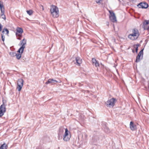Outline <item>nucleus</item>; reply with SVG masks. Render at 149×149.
<instances>
[{
    "label": "nucleus",
    "instance_id": "obj_1",
    "mask_svg": "<svg viewBox=\"0 0 149 149\" xmlns=\"http://www.w3.org/2000/svg\"><path fill=\"white\" fill-rule=\"evenodd\" d=\"M50 12L51 15L54 18H56L59 16L58 8L54 5H52L51 8Z\"/></svg>",
    "mask_w": 149,
    "mask_h": 149
},
{
    "label": "nucleus",
    "instance_id": "obj_2",
    "mask_svg": "<svg viewBox=\"0 0 149 149\" xmlns=\"http://www.w3.org/2000/svg\"><path fill=\"white\" fill-rule=\"evenodd\" d=\"M26 40L25 38H24L19 43V45H21V47L17 51L18 53H20L21 51V53H23L24 49L25 48V45L26 44Z\"/></svg>",
    "mask_w": 149,
    "mask_h": 149
},
{
    "label": "nucleus",
    "instance_id": "obj_3",
    "mask_svg": "<svg viewBox=\"0 0 149 149\" xmlns=\"http://www.w3.org/2000/svg\"><path fill=\"white\" fill-rule=\"evenodd\" d=\"M116 101V100L114 98H113L107 101L105 104L108 107H113Z\"/></svg>",
    "mask_w": 149,
    "mask_h": 149
},
{
    "label": "nucleus",
    "instance_id": "obj_4",
    "mask_svg": "<svg viewBox=\"0 0 149 149\" xmlns=\"http://www.w3.org/2000/svg\"><path fill=\"white\" fill-rule=\"evenodd\" d=\"M109 12L111 15L109 16L110 20L113 22H116V19L114 12L113 11L110 10H109Z\"/></svg>",
    "mask_w": 149,
    "mask_h": 149
},
{
    "label": "nucleus",
    "instance_id": "obj_5",
    "mask_svg": "<svg viewBox=\"0 0 149 149\" xmlns=\"http://www.w3.org/2000/svg\"><path fill=\"white\" fill-rule=\"evenodd\" d=\"M24 81L23 79H20L17 81V89L19 91H20L23 86Z\"/></svg>",
    "mask_w": 149,
    "mask_h": 149
},
{
    "label": "nucleus",
    "instance_id": "obj_6",
    "mask_svg": "<svg viewBox=\"0 0 149 149\" xmlns=\"http://www.w3.org/2000/svg\"><path fill=\"white\" fill-rule=\"evenodd\" d=\"M6 111L5 105L3 102V104L0 107V117L2 116Z\"/></svg>",
    "mask_w": 149,
    "mask_h": 149
},
{
    "label": "nucleus",
    "instance_id": "obj_7",
    "mask_svg": "<svg viewBox=\"0 0 149 149\" xmlns=\"http://www.w3.org/2000/svg\"><path fill=\"white\" fill-rule=\"evenodd\" d=\"M65 132L63 136V139L65 141H68L69 140L70 138V135H69L68 133V131L67 128L65 129Z\"/></svg>",
    "mask_w": 149,
    "mask_h": 149
},
{
    "label": "nucleus",
    "instance_id": "obj_8",
    "mask_svg": "<svg viewBox=\"0 0 149 149\" xmlns=\"http://www.w3.org/2000/svg\"><path fill=\"white\" fill-rule=\"evenodd\" d=\"M148 6V4L146 2H141L137 5L139 8L145 9L147 8Z\"/></svg>",
    "mask_w": 149,
    "mask_h": 149
},
{
    "label": "nucleus",
    "instance_id": "obj_9",
    "mask_svg": "<svg viewBox=\"0 0 149 149\" xmlns=\"http://www.w3.org/2000/svg\"><path fill=\"white\" fill-rule=\"evenodd\" d=\"M149 24V20H145L143 23L142 25V28L144 29V30H149V26L148 27L147 26Z\"/></svg>",
    "mask_w": 149,
    "mask_h": 149
},
{
    "label": "nucleus",
    "instance_id": "obj_10",
    "mask_svg": "<svg viewBox=\"0 0 149 149\" xmlns=\"http://www.w3.org/2000/svg\"><path fill=\"white\" fill-rule=\"evenodd\" d=\"M143 49L141 50L139 52V54H138L137 56L136 57V62H138L140 60V57H141V55L142 54V58L143 57Z\"/></svg>",
    "mask_w": 149,
    "mask_h": 149
},
{
    "label": "nucleus",
    "instance_id": "obj_11",
    "mask_svg": "<svg viewBox=\"0 0 149 149\" xmlns=\"http://www.w3.org/2000/svg\"><path fill=\"white\" fill-rule=\"evenodd\" d=\"M132 33L134 34L135 36L138 38L140 35V33L138 30L136 28H134L132 29Z\"/></svg>",
    "mask_w": 149,
    "mask_h": 149
},
{
    "label": "nucleus",
    "instance_id": "obj_12",
    "mask_svg": "<svg viewBox=\"0 0 149 149\" xmlns=\"http://www.w3.org/2000/svg\"><path fill=\"white\" fill-rule=\"evenodd\" d=\"M59 82L60 83L61 82V81H56V80H54L53 79H49L46 82L45 84H48L50 83H52V84H56L55 82Z\"/></svg>",
    "mask_w": 149,
    "mask_h": 149
},
{
    "label": "nucleus",
    "instance_id": "obj_13",
    "mask_svg": "<svg viewBox=\"0 0 149 149\" xmlns=\"http://www.w3.org/2000/svg\"><path fill=\"white\" fill-rule=\"evenodd\" d=\"M128 38L131 40H136L138 38L136 36H135L132 33L128 35Z\"/></svg>",
    "mask_w": 149,
    "mask_h": 149
},
{
    "label": "nucleus",
    "instance_id": "obj_14",
    "mask_svg": "<svg viewBox=\"0 0 149 149\" xmlns=\"http://www.w3.org/2000/svg\"><path fill=\"white\" fill-rule=\"evenodd\" d=\"M130 128L132 131L135 130L136 128V125L134 124L133 122L132 121L130 122Z\"/></svg>",
    "mask_w": 149,
    "mask_h": 149
},
{
    "label": "nucleus",
    "instance_id": "obj_15",
    "mask_svg": "<svg viewBox=\"0 0 149 149\" xmlns=\"http://www.w3.org/2000/svg\"><path fill=\"white\" fill-rule=\"evenodd\" d=\"M75 61L79 66L82 63V60L79 57H77L75 58Z\"/></svg>",
    "mask_w": 149,
    "mask_h": 149
},
{
    "label": "nucleus",
    "instance_id": "obj_16",
    "mask_svg": "<svg viewBox=\"0 0 149 149\" xmlns=\"http://www.w3.org/2000/svg\"><path fill=\"white\" fill-rule=\"evenodd\" d=\"M103 127L104 128V131L106 132L107 133H109V128L106 126L105 123H104Z\"/></svg>",
    "mask_w": 149,
    "mask_h": 149
},
{
    "label": "nucleus",
    "instance_id": "obj_17",
    "mask_svg": "<svg viewBox=\"0 0 149 149\" xmlns=\"http://www.w3.org/2000/svg\"><path fill=\"white\" fill-rule=\"evenodd\" d=\"M8 146L5 143L2 145L0 147V149H7Z\"/></svg>",
    "mask_w": 149,
    "mask_h": 149
},
{
    "label": "nucleus",
    "instance_id": "obj_18",
    "mask_svg": "<svg viewBox=\"0 0 149 149\" xmlns=\"http://www.w3.org/2000/svg\"><path fill=\"white\" fill-rule=\"evenodd\" d=\"M23 31L22 29L21 28L18 27L17 29L16 32L22 33Z\"/></svg>",
    "mask_w": 149,
    "mask_h": 149
},
{
    "label": "nucleus",
    "instance_id": "obj_19",
    "mask_svg": "<svg viewBox=\"0 0 149 149\" xmlns=\"http://www.w3.org/2000/svg\"><path fill=\"white\" fill-rule=\"evenodd\" d=\"M6 32V33L7 35H8L9 33V31L6 28H5L2 30V34H3V35L4 33L5 32Z\"/></svg>",
    "mask_w": 149,
    "mask_h": 149
},
{
    "label": "nucleus",
    "instance_id": "obj_20",
    "mask_svg": "<svg viewBox=\"0 0 149 149\" xmlns=\"http://www.w3.org/2000/svg\"><path fill=\"white\" fill-rule=\"evenodd\" d=\"M139 46V44H137L136 45H134L133 46V47L135 49L136 52V53H137L138 51V48Z\"/></svg>",
    "mask_w": 149,
    "mask_h": 149
},
{
    "label": "nucleus",
    "instance_id": "obj_21",
    "mask_svg": "<svg viewBox=\"0 0 149 149\" xmlns=\"http://www.w3.org/2000/svg\"><path fill=\"white\" fill-rule=\"evenodd\" d=\"M22 54L21 53V52H20V53H16V55H15V56L18 59H19L21 57V55Z\"/></svg>",
    "mask_w": 149,
    "mask_h": 149
},
{
    "label": "nucleus",
    "instance_id": "obj_22",
    "mask_svg": "<svg viewBox=\"0 0 149 149\" xmlns=\"http://www.w3.org/2000/svg\"><path fill=\"white\" fill-rule=\"evenodd\" d=\"M5 12V9H4V11L3 12H1V16L2 17V18L4 19L5 20L6 19V16L4 14V13Z\"/></svg>",
    "mask_w": 149,
    "mask_h": 149
},
{
    "label": "nucleus",
    "instance_id": "obj_23",
    "mask_svg": "<svg viewBox=\"0 0 149 149\" xmlns=\"http://www.w3.org/2000/svg\"><path fill=\"white\" fill-rule=\"evenodd\" d=\"M33 11L32 10H27L26 11V12L27 14L29 15H31L33 13Z\"/></svg>",
    "mask_w": 149,
    "mask_h": 149
},
{
    "label": "nucleus",
    "instance_id": "obj_24",
    "mask_svg": "<svg viewBox=\"0 0 149 149\" xmlns=\"http://www.w3.org/2000/svg\"><path fill=\"white\" fill-rule=\"evenodd\" d=\"M10 55L12 57H14L16 55V53L13 52H10Z\"/></svg>",
    "mask_w": 149,
    "mask_h": 149
},
{
    "label": "nucleus",
    "instance_id": "obj_25",
    "mask_svg": "<svg viewBox=\"0 0 149 149\" xmlns=\"http://www.w3.org/2000/svg\"><path fill=\"white\" fill-rule=\"evenodd\" d=\"M64 131L63 128L62 127H61L59 129V133H60V134H62Z\"/></svg>",
    "mask_w": 149,
    "mask_h": 149
},
{
    "label": "nucleus",
    "instance_id": "obj_26",
    "mask_svg": "<svg viewBox=\"0 0 149 149\" xmlns=\"http://www.w3.org/2000/svg\"><path fill=\"white\" fill-rule=\"evenodd\" d=\"M92 61L93 63L92 64L93 65H94V63L95 62H97V61H96V59L95 58H92Z\"/></svg>",
    "mask_w": 149,
    "mask_h": 149
},
{
    "label": "nucleus",
    "instance_id": "obj_27",
    "mask_svg": "<svg viewBox=\"0 0 149 149\" xmlns=\"http://www.w3.org/2000/svg\"><path fill=\"white\" fill-rule=\"evenodd\" d=\"M16 35L17 37H21L22 36V33L16 32Z\"/></svg>",
    "mask_w": 149,
    "mask_h": 149
},
{
    "label": "nucleus",
    "instance_id": "obj_28",
    "mask_svg": "<svg viewBox=\"0 0 149 149\" xmlns=\"http://www.w3.org/2000/svg\"><path fill=\"white\" fill-rule=\"evenodd\" d=\"M94 65H95L96 67H97L98 66H99V63L97 62H95L94 64Z\"/></svg>",
    "mask_w": 149,
    "mask_h": 149
},
{
    "label": "nucleus",
    "instance_id": "obj_29",
    "mask_svg": "<svg viewBox=\"0 0 149 149\" xmlns=\"http://www.w3.org/2000/svg\"><path fill=\"white\" fill-rule=\"evenodd\" d=\"M1 38L2 41L4 42L5 40V36L3 35V34H1Z\"/></svg>",
    "mask_w": 149,
    "mask_h": 149
},
{
    "label": "nucleus",
    "instance_id": "obj_30",
    "mask_svg": "<svg viewBox=\"0 0 149 149\" xmlns=\"http://www.w3.org/2000/svg\"><path fill=\"white\" fill-rule=\"evenodd\" d=\"M102 1V0H95L96 2L98 4H100V1Z\"/></svg>",
    "mask_w": 149,
    "mask_h": 149
},
{
    "label": "nucleus",
    "instance_id": "obj_31",
    "mask_svg": "<svg viewBox=\"0 0 149 149\" xmlns=\"http://www.w3.org/2000/svg\"><path fill=\"white\" fill-rule=\"evenodd\" d=\"M2 26L1 24H0V31H1L2 28Z\"/></svg>",
    "mask_w": 149,
    "mask_h": 149
},
{
    "label": "nucleus",
    "instance_id": "obj_32",
    "mask_svg": "<svg viewBox=\"0 0 149 149\" xmlns=\"http://www.w3.org/2000/svg\"><path fill=\"white\" fill-rule=\"evenodd\" d=\"M21 37H19L17 39L18 40H20L21 39Z\"/></svg>",
    "mask_w": 149,
    "mask_h": 149
},
{
    "label": "nucleus",
    "instance_id": "obj_33",
    "mask_svg": "<svg viewBox=\"0 0 149 149\" xmlns=\"http://www.w3.org/2000/svg\"><path fill=\"white\" fill-rule=\"evenodd\" d=\"M106 24H107V26H109V23L108 22H106Z\"/></svg>",
    "mask_w": 149,
    "mask_h": 149
},
{
    "label": "nucleus",
    "instance_id": "obj_34",
    "mask_svg": "<svg viewBox=\"0 0 149 149\" xmlns=\"http://www.w3.org/2000/svg\"><path fill=\"white\" fill-rule=\"evenodd\" d=\"M132 52L133 53H134V50H133V49L132 50Z\"/></svg>",
    "mask_w": 149,
    "mask_h": 149
}]
</instances>
